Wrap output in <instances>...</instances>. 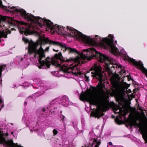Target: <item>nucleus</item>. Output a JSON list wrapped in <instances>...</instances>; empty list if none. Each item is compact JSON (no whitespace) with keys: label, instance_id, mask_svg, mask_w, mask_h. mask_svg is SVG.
Instances as JSON below:
<instances>
[{"label":"nucleus","instance_id":"e433bc0d","mask_svg":"<svg viewBox=\"0 0 147 147\" xmlns=\"http://www.w3.org/2000/svg\"><path fill=\"white\" fill-rule=\"evenodd\" d=\"M94 89H96V88L95 87H93Z\"/></svg>","mask_w":147,"mask_h":147},{"label":"nucleus","instance_id":"393cba45","mask_svg":"<svg viewBox=\"0 0 147 147\" xmlns=\"http://www.w3.org/2000/svg\"><path fill=\"white\" fill-rule=\"evenodd\" d=\"M127 77L128 79H130V80H133V79L131 77V76L130 75H129V76L127 75ZM130 80L129 79L128 80Z\"/></svg>","mask_w":147,"mask_h":147},{"label":"nucleus","instance_id":"dca6fc26","mask_svg":"<svg viewBox=\"0 0 147 147\" xmlns=\"http://www.w3.org/2000/svg\"><path fill=\"white\" fill-rule=\"evenodd\" d=\"M93 142H95L96 143V144L94 146V147H99V145H100V140H99V141H98L97 139H95L94 138L93 140ZM94 145V144L93 143H92V144L90 146H88V147H93V145Z\"/></svg>","mask_w":147,"mask_h":147},{"label":"nucleus","instance_id":"37998d69","mask_svg":"<svg viewBox=\"0 0 147 147\" xmlns=\"http://www.w3.org/2000/svg\"><path fill=\"white\" fill-rule=\"evenodd\" d=\"M109 146V147H111V146Z\"/></svg>","mask_w":147,"mask_h":147},{"label":"nucleus","instance_id":"20e7f679","mask_svg":"<svg viewBox=\"0 0 147 147\" xmlns=\"http://www.w3.org/2000/svg\"><path fill=\"white\" fill-rule=\"evenodd\" d=\"M104 97V94H101L97 96L94 97L89 92H86L82 93L80 95V98L82 101L88 102L90 105L98 106L103 102Z\"/></svg>","mask_w":147,"mask_h":147},{"label":"nucleus","instance_id":"2f4dec72","mask_svg":"<svg viewBox=\"0 0 147 147\" xmlns=\"http://www.w3.org/2000/svg\"><path fill=\"white\" fill-rule=\"evenodd\" d=\"M53 50L54 51L58 52V50H55L54 49H53Z\"/></svg>","mask_w":147,"mask_h":147},{"label":"nucleus","instance_id":"b1692460","mask_svg":"<svg viewBox=\"0 0 147 147\" xmlns=\"http://www.w3.org/2000/svg\"><path fill=\"white\" fill-rule=\"evenodd\" d=\"M113 144L111 142H109L108 143V145L107 146V147H109V146H112Z\"/></svg>","mask_w":147,"mask_h":147},{"label":"nucleus","instance_id":"bb28decb","mask_svg":"<svg viewBox=\"0 0 147 147\" xmlns=\"http://www.w3.org/2000/svg\"><path fill=\"white\" fill-rule=\"evenodd\" d=\"M73 74L75 75H77V76L78 74V75H80V72H74V73H73Z\"/></svg>","mask_w":147,"mask_h":147},{"label":"nucleus","instance_id":"a211bd4d","mask_svg":"<svg viewBox=\"0 0 147 147\" xmlns=\"http://www.w3.org/2000/svg\"><path fill=\"white\" fill-rule=\"evenodd\" d=\"M6 66L5 65H3L0 66V78L1 76L2 70L5 69V67H6Z\"/></svg>","mask_w":147,"mask_h":147},{"label":"nucleus","instance_id":"9b49d317","mask_svg":"<svg viewBox=\"0 0 147 147\" xmlns=\"http://www.w3.org/2000/svg\"><path fill=\"white\" fill-rule=\"evenodd\" d=\"M125 59L128 60L129 62L132 63L137 68L140 69L143 73L145 74L146 76L147 77V69L145 68L143 66V64L141 61L138 62L136 61L135 59H131L128 57H125Z\"/></svg>","mask_w":147,"mask_h":147},{"label":"nucleus","instance_id":"4c0bfd02","mask_svg":"<svg viewBox=\"0 0 147 147\" xmlns=\"http://www.w3.org/2000/svg\"><path fill=\"white\" fill-rule=\"evenodd\" d=\"M48 58H49V57H48L47 58V59H48Z\"/></svg>","mask_w":147,"mask_h":147},{"label":"nucleus","instance_id":"9d476101","mask_svg":"<svg viewBox=\"0 0 147 147\" xmlns=\"http://www.w3.org/2000/svg\"><path fill=\"white\" fill-rule=\"evenodd\" d=\"M137 120L138 119H134L133 118H129L126 120V122L131 127L134 126L139 127L143 138L147 142V132L144 131V128L141 126L140 123H137Z\"/></svg>","mask_w":147,"mask_h":147},{"label":"nucleus","instance_id":"0eeeda50","mask_svg":"<svg viewBox=\"0 0 147 147\" xmlns=\"http://www.w3.org/2000/svg\"><path fill=\"white\" fill-rule=\"evenodd\" d=\"M117 89H113L112 91H110L109 94L111 97H114L117 102H119L122 101L125 96V92L124 87L122 85H119Z\"/></svg>","mask_w":147,"mask_h":147},{"label":"nucleus","instance_id":"2eb2a0df","mask_svg":"<svg viewBox=\"0 0 147 147\" xmlns=\"http://www.w3.org/2000/svg\"><path fill=\"white\" fill-rule=\"evenodd\" d=\"M92 113L93 116L98 119H99L104 115V114L101 112L100 110L99 109H97L95 111L92 112Z\"/></svg>","mask_w":147,"mask_h":147},{"label":"nucleus","instance_id":"f03ea898","mask_svg":"<svg viewBox=\"0 0 147 147\" xmlns=\"http://www.w3.org/2000/svg\"><path fill=\"white\" fill-rule=\"evenodd\" d=\"M0 7H3L4 9L7 11L13 13H19L23 18L32 22L37 24L40 27H42L46 25L48 28H49L52 25V22L50 20L44 18L42 19L39 17L34 16L32 14L27 13L26 11L23 9H18L16 8L13 6H3L1 0H0Z\"/></svg>","mask_w":147,"mask_h":147},{"label":"nucleus","instance_id":"6ab92c4d","mask_svg":"<svg viewBox=\"0 0 147 147\" xmlns=\"http://www.w3.org/2000/svg\"><path fill=\"white\" fill-rule=\"evenodd\" d=\"M115 122L118 125H121L122 124V121H121L119 119L118 117H117L115 119Z\"/></svg>","mask_w":147,"mask_h":147},{"label":"nucleus","instance_id":"f8f14e48","mask_svg":"<svg viewBox=\"0 0 147 147\" xmlns=\"http://www.w3.org/2000/svg\"><path fill=\"white\" fill-rule=\"evenodd\" d=\"M24 41L26 43H28V52L30 55L33 53V52L35 50L36 48L38 47L40 45V43L38 41L34 42L32 40L30 41L29 39H27L25 38Z\"/></svg>","mask_w":147,"mask_h":147},{"label":"nucleus","instance_id":"c9c22d12","mask_svg":"<svg viewBox=\"0 0 147 147\" xmlns=\"http://www.w3.org/2000/svg\"><path fill=\"white\" fill-rule=\"evenodd\" d=\"M22 60H23V59L22 58H21V61H22Z\"/></svg>","mask_w":147,"mask_h":147},{"label":"nucleus","instance_id":"58836bf2","mask_svg":"<svg viewBox=\"0 0 147 147\" xmlns=\"http://www.w3.org/2000/svg\"><path fill=\"white\" fill-rule=\"evenodd\" d=\"M62 111H60V113H62Z\"/></svg>","mask_w":147,"mask_h":147},{"label":"nucleus","instance_id":"423d86ee","mask_svg":"<svg viewBox=\"0 0 147 147\" xmlns=\"http://www.w3.org/2000/svg\"><path fill=\"white\" fill-rule=\"evenodd\" d=\"M42 42L45 43H49L51 45L55 46H58L62 48V50L64 52L67 51L69 53L79 54L78 51L74 48H72L67 47L66 44L61 42L59 43L58 42L51 40H50L45 38L42 40Z\"/></svg>","mask_w":147,"mask_h":147},{"label":"nucleus","instance_id":"cd10ccee","mask_svg":"<svg viewBox=\"0 0 147 147\" xmlns=\"http://www.w3.org/2000/svg\"><path fill=\"white\" fill-rule=\"evenodd\" d=\"M49 47H47L45 51H48L49 49Z\"/></svg>","mask_w":147,"mask_h":147},{"label":"nucleus","instance_id":"4be33fe9","mask_svg":"<svg viewBox=\"0 0 147 147\" xmlns=\"http://www.w3.org/2000/svg\"><path fill=\"white\" fill-rule=\"evenodd\" d=\"M84 77L86 79L85 81H89V77L86 74L84 75Z\"/></svg>","mask_w":147,"mask_h":147},{"label":"nucleus","instance_id":"6e6552de","mask_svg":"<svg viewBox=\"0 0 147 147\" xmlns=\"http://www.w3.org/2000/svg\"><path fill=\"white\" fill-rule=\"evenodd\" d=\"M55 58L57 59L55 60H53L51 62V64L56 66L57 67H61L60 64L57 62V59H59L62 62H69L70 61L74 62L76 63H78L79 62V58L78 57L75 58H71L70 59H66V60L63 58L61 53H59L58 54H56L55 55Z\"/></svg>","mask_w":147,"mask_h":147},{"label":"nucleus","instance_id":"c85d7f7f","mask_svg":"<svg viewBox=\"0 0 147 147\" xmlns=\"http://www.w3.org/2000/svg\"><path fill=\"white\" fill-rule=\"evenodd\" d=\"M121 114V116H123L124 117H125L126 115V114Z\"/></svg>","mask_w":147,"mask_h":147},{"label":"nucleus","instance_id":"79ce46f5","mask_svg":"<svg viewBox=\"0 0 147 147\" xmlns=\"http://www.w3.org/2000/svg\"><path fill=\"white\" fill-rule=\"evenodd\" d=\"M117 110H118V109H116V111H117Z\"/></svg>","mask_w":147,"mask_h":147},{"label":"nucleus","instance_id":"a18cd8bd","mask_svg":"<svg viewBox=\"0 0 147 147\" xmlns=\"http://www.w3.org/2000/svg\"><path fill=\"white\" fill-rule=\"evenodd\" d=\"M115 113H116V112H115Z\"/></svg>","mask_w":147,"mask_h":147},{"label":"nucleus","instance_id":"a878e982","mask_svg":"<svg viewBox=\"0 0 147 147\" xmlns=\"http://www.w3.org/2000/svg\"><path fill=\"white\" fill-rule=\"evenodd\" d=\"M61 116H62V117H61V119L62 120V121H63L64 120V119L65 118V117L64 115H61Z\"/></svg>","mask_w":147,"mask_h":147},{"label":"nucleus","instance_id":"a19ab883","mask_svg":"<svg viewBox=\"0 0 147 147\" xmlns=\"http://www.w3.org/2000/svg\"><path fill=\"white\" fill-rule=\"evenodd\" d=\"M3 26H4L5 25H4V24H3Z\"/></svg>","mask_w":147,"mask_h":147},{"label":"nucleus","instance_id":"7c9ffc66","mask_svg":"<svg viewBox=\"0 0 147 147\" xmlns=\"http://www.w3.org/2000/svg\"><path fill=\"white\" fill-rule=\"evenodd\" d=\"M27 105V102H24V105L26 106Z\"/></svg>","mask_w":147,"mask_h":147},{"label":"nucleus","instance_id":"ddd939ff","mask_svg":"<svg viewBox=\"0 0 147 147\" xmlns=\"http://www.w3.org/2000/svg\"><path fill=\"white\" fill-rule=\"evenodd\" d=\"M0 144H5L8 147H23L19 145L17 143H14L13 140H11L6 141L5 138L3 137L2 135H0Z\"/></svg>","mask_w":147,"mask_h":147},{"label":"nucleus","instance_id":"5701e85b","mask_svg":"<svg viewBox=\"0 0 147 147\" xmlns=\"http://www.w3.org/2000/svg\"><path fill=\"white\" fill-rule=\"evenodd\" d=\"M53 134L54 135H56L57 134L58 132L55 129H54L53 130Z\"/></svg>","mask_w":147,"mask_h":147},{"label":"nucleus","instance_id":"4468645a","mask_svg":"<svg viewBox=\"0 0 147 147\" xmlns=\"http://www.w3.org/2000/svg\"><path fill=\"white\" fill-rule=\"evenodd\" d=\"M40 47L38 49H37V47L36 48L35 50L33 52V53H34V57L37 55H39L38 61L42 62L44 61L42 60V59L45 57V55L43 51V49L42 48L41 45L40 44Z\"/></svg>","mask_w":147,"mask_h":147},{"label":"nucleus","instance_id":"39448f33","mask_svg":"<svg viewBox=\"0 0 147 147\" xmlns=\"http://www.w3.org/2000/svg\"><path fill=\"white\" fill-rule=\"evenodd\" d=\"M90 71H93L91 72L92 76L93 78H95L96 79H98L100 83H99L97 86L98 87V89L104 94L105 92L102 87V81L103 75L101 67L100 65L95 64L90 68Z\"/></svg>","mask_w":147,"mask_h":147},{"label":"nucleus","instance_id":"f3484780","mask_svg":"<svg viewBox=\"0 0 147 147\" xmlns=\"http://www.w3.org/2000/svg\"><path fill=\"white\" fill-rule=\"evenodd\" d=\"M42 62L38 61L40 65L38 66L39 69H44L45 68V66L46 62L45 61H42Z\"/></svg>","mask_w":147,"mask_h":147},{"label":"nucleus","instance_id":"7ed1b4c3","mask_svg":"<svg viewBox=\"0 0 147 147\" xmlns=\"http://www.w3.org/2000/svg\"><path fill=\"white\" fill-rule=\"evenodd\" d=\"M86 51L87 54H89L93 57H96L100 62L105 63L107 69L109 71L112 72L115 68H117L118 67L120 68H122L121 65L118 66L116 64L114 59L98 52L93 48L86 49L84 51Z\"/></svg>","mask_w":147,"mask_h":147},{"label":"nucleus","instance_id":"1a4fd4ad","mask_svg":"<svg viewBox=\"0 0 147 147\" xmlns=\"http://www.w3.org/2000/svg\"><path fill=\"white\" fill-rule=\"evenodd\" d=\"M16 23L18 24V27L20 33L27 36L30 34L32 32L33 28L31 25L23 22L16 21Z\"/></svg>","mask_w":147,"mask_h":147},{"label":"nucleus","instance_id":"72a5a7b5","mask_svg":"<svg viewBox=\"0 0 147 147\" xmlns=\"http://www.w3.org/2000/svg\"><path fill=\"white\" fill-rule=\"evenodd\" d=\"M115 43H117V41H115Z\"/></svg>","mask_w":147,"mask_h":147},{"label":"nucleus","instance_id":"473e14b6","mask_svg":"<svg viewBox=\"0 0 147 147\" xmlns=\"http://www.w3.org/2000/svg\"><path fill=\"white\" fill-rule=\"evenodd\" d=\"M2 102V99L0 98V103H1Z\"/></svg>","mask_w":147,"mask_h":147},{"label":"nucleus","instance_id":"412c9836","mask_svg":"<svg viewBox=\"0 0 147 147\" xmlns=\"http://www.w3.org/2000/svg\"><path fill=\"white\" fill-rule=\"evenodd\" d=\"M50 62L49 61H48V62H46V63H45V65L47 68H49L50 66Z\"/></svg>","mask_w":147,"mask_h":147},{"label":"nucleus","instance_id":"aec40b11","mask_svg":"<svg viewBox=\"0 0 147 147\" xmlns=\"http://www.w3.org/2000/svg\"><path fill=\"white\" fill-rule=\"evenodd\" d=\"M125 71L124 69H121V71H120L119 73L120 74H123L125 73Z\"/></svg>","mask_w":147,"mask_h":147},{"label":"nucleus","instance_id":"c03bdc74","mask_svg":"<svg viewBox=\"0 0 147 147\" xmlns=\"http://www.w3.org/2000/svg\"><path fill=\"white\" fill-rule=\"evenodd\" d=\"M85 57L86 58V57H87V56H86Z\"/></svg>","mask_w":147,"mask_h":147},{"label":"nucleus","instance_id":"f257e3e1","mask_svg":"<svg viewBox=\"0 0 147 147\" xmlns=\"http://www.w3.org/2000/svg\"><path fill=\"white\" fill-rule=\"evenodd\" d=\"M51 26L49 28L52 30H54V31L57 32H61L64 31L70 34V36L76 37L78 39L81 40L84 42L92 46L95 45L101 41L109 47L112 53L114 54H116L118 52V49L114 44V40L112 39L103 38L101 39L98 35H96L94 38L92 39L90 37L83 34L82 33L73 28H69L68 26L66 28L57 24L54 25L53 23Z\"/></svg>","mask_w":147,"mask_h":147},{"label":"nucleus","instance_id":"f704fd0d","mask_svg":"<svg viewBox=\"0 0 147 147\" xmlns=\"http://www.w3.org/2000/svg\"><path fill=\"white\" fill-rule=\"evenodd\" d=\"M2 80H0V83L1 82H2Z\"/></svg>","mask_w":147,"mask_h":147},{"label":"nucleus","instance_id":"ea45409f","mask_svg":"<svg viewBox=\"0 0 147 147\" xmlns=\"http://www.w3.org/2000/svg\"><path fill=\"white\" fill-rule=\"evenodd\" d=\"M112 116L113 117H115L114 116Z\"/></svg>","mask_w":147,"mask_h":147},{"label":"nucleus","instance_id":"c756f323","mask_svg":"<svg viewBox=\"0 0 147 147\" xmlns=\"http://www.w3.org/2000/svg\"><path fill=\"white\" fill-rule=\"evenodd\" d=\"M45 110H45V108H43L42 109V111H43V112H45Z\"/></svg>","mask_w":147,"mask_h":147}]
</instances>
